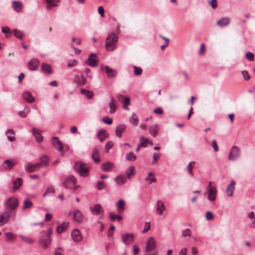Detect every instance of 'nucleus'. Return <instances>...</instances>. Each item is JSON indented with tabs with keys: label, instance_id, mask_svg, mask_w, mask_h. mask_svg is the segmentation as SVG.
<instances>
[{
	"label": "nucleus",
	"instance_id": "1",
	"mask_svg": "<svg viewBox=\"0 0 255 255\" xmlns=\"http://www.w3.org/2000/svg\"><path fill=\"white\" fill-rule=\"evenodd\" d=\"M119 37L114 32L108 34L106 39L105 48L108 51H113L117 48Z\"/></svg>",
	"mask_w": 255,
	"mask_h": 255
},
{
	"label": "nucleus",
	"instance_id": "2",
	"mask_svg": "<svg viewBox=\"0 0 255 255\" xmlns=\"http://www.w3.org/2000/svg\"><path fill=\"white\" fill-rule=\"evenodd\" d=\"M156 247V241L153 237H149L146 242L144 255H157L155 252H151Z\"/></svg>",
	"mask_w": 255,
	"mask_h": 255
},
{
	"label": "nucleus",
	"instance_id": "3",
	"mask_svg": "<svg viewBox=\"0 0 255 255\" xmlns=\"http://www.w3.org/2000/svg\"><path fill=\"white\" fill-rule=\"evenodd\" d=\"M241 151L239 147L234 145L231 148L228 156V159L235 161L240 157Z\"/></svg>",
	"mask_w": 255,
	"mask_h": 255
},
{
	"label": "nucleus",
	"instance_id": "4",
	"mask_svg": "<svg viewBox=\"0 0 255 255\" xmlns=\"http://www.w3.org/2000/svg\"><path fill=\"white\" fill-rule=\"evenodd\" d=\"M85 164L80 162H77L74 165L75 169L82 176H87L89 174V169L85 167Z\"/></svg>",
	"mask_w": 255,
	"mask_h": 255
},
{
	"label": "nucleus",
	"instance_id": "5",
	"mask_svg": "<svg viewBox=\"0 0 255 255\" xmlns=\"http://www.w3.org/2000/svg\"><path fill=\"white\" fill-rule=\"evenodd\" d=\"M76 179L73 176H69L65 180L64 182V185L66 188L69 189H74L76 190L79 186H75Z\"/></svg>",
	"mask_w": 255,
	"mask_h": 255
},
{
	"label": "nucleus",
	"instance_id": "6",
	"mask_svg": "<svg viewBox=\"0 0 255 255\" xmlns=\"http://www.w3.org/2000/svg\"><path fill=\"white\" fill-rule=\"evenodd\" d=\"M73 219L74 221L81 223L85 219V217L83 213L79 209H75L72 211Z\"/></svg>",
	"mask_w": 255,
	"mask_h": 255
},
{
	"label": "nucleus",
	"instance_id": "7",
	"mask_svg": "<svg viewBox=\"0 0 255 255\" xmlns=\"http://www.w3.org/2000/svg\"><path fill=\"white\" fill-rule=\"evenodd\" d=\"M18 200L14 197H11L7 199L6 201V207L7 208L10 209L11 210H13L16 209L18 206Z\"/></svg>",
	"mask_w": 255,
	"mask_h": 255
},
{
	"label": "nucleus",
	"instance_id": "8",
	"mask_svg": "<svg viewBox=\"0 0 255 255\" xmlns=\"http://www.w3.org/2000/svg\"><path fill=\"white\" fill-rule=\"evenodd\" d=\"M90 211L94 215H99L104 213V209L99 204H95L90 207Z\"/></svg>",
	"mask_w": 255,
	"mask_h": 255
},
{
	"label": "nucleus",
	"instance_id": "9",
	"mask_svg": "<svg viewBox=\"0 0 255 255\" xmlns=\"http://www.w3.org/2000/svg\"><path fill=\"white\" fill-rule=\"evenodd\" d=\"M51 240L50 237H46V236H42L39 240V245L43 249H46L48 248L50 245Z\"/></svg>",
	"mask_w": 255,
	"mask_h": 255
},
{
	"label": "nucleus",
	"instance_id": "10",
	"mask_svg": "<svg viewBox=\"0 0 255 255\" xmlns=\"http://www.w3.org/2000/svg\"><path fill=\"white\" fill-rule=\"evenodd\" d=\"M71 237L73 241L75 243L80 242L83 238L82 234L78 229H74L71 232Z\"/></svg>",
	"mask_w": 255,
	"mask_h": 255
},
{
	"label": "nucleus",
	"instance_id": "11",
	"mask_svg": "<svg viewBox=\"0 0 255 255\" xmlns=\"http://www.w3.org/2000/svg\"><path fill=\"white\" fill-rule=\"evenodd\" d=\"M236 182L235 180H232L230 183L227 186L225 192L227 196L231 197L233 196L234 191L235 189Z\"/></svg>",
	"mask_w": 255,
	"mask_h": 255
},
{
	"label": "nucleus",
	"instance_id": "12",
	"mask_svg": "<svg viewBox=\"0 0 255 255\" xmlns=\"http://www.w3.org/2000/svg\"><path fill=\"white\" fill-rule=\"evenodd\" d=\"M208 199L211 202H214L216 200L217 190L215 186L210 187L208 189Z\"/></svg>",
	"mask_w": 255,
	"mask_h": 255
},
{
	"label": "nucleus",
	"instance_id": "13",
	"mask_svg": "<svg viewBox=\"0 0 255 255\" xmlns=\"http://www.w3.org/2000/svg\"><path fill=\"white\" fill-rule=\"evenodd\" d=\"M123 242L126 245H129L134 242V235L131 233H126L122 236Z\"/></svg>",
	"mask_w": 255,
	"mask_h": 255
},
{
	"label": "nucleus",
	"instance_id": "14",
	"mask_svg": "<svg viewBox=\"0 0 255 255\" xmlns=\"http://www.w3.org/2000/svg\"><path fill=\"white\" fill-rule=\"evenodd\" d=\"M86 63L89 66L93 67H96L97 65V55L96 54L92 53L90 54L88 59Z\"/></svg>",
	"mask_w": 255,
	"mask_h": 255
},
{
	"label": "nucleus",
	"instance_id": "15",
	"mask_svg": "<svg viewBox=\"0 0 255 255\" xmlns=\"http://www.w3.org/2000/svg\"><path fill=\"white\" fill-rule=\"evenodd\" d=\"M16 164V162L14 160L7 159L2 163V166L5 170L9 171L11 170Z\"/></svg>",
	"mask_w": 255,
	"mask_h": 255
},
{
	"label": "nucleus",
	"instance_id": "16",
	"mask_svg": "<svg viewBox=\"0 0 255 255\" xmlns=\"http://www.w3.org/2000/svg\"><path fill=\"white\" fill-rule=\"evenodd\" d=\"M116 184L119 186H122L127 182L126 176L123 174H119L114 178Z\"/></svg>",
	"mask_w": 255,
	"mask_h": 255
},
{
	"label": "nucleus",
	"instance_id": "17",
	"mask_svg": "<svg viewBox=\"0 0 255 255\" xmlns=\"http://www.w3.org/2000/svg\"><path fill=\"white\" fill-rule=\"evenodd\" d=\"M32 132L33 136L35 137L36 141L41 143L43 139V137L41 134V131L36 128H33Z\"/></svg>",
	"mask_w": 255,
	"mask_h": 255
},
{
	"label": "nucleus",
	"instance_id": "18",
	"mask_svg": "<svg viewBox=\"0 0 255 255\" xmlns=\"http://www.w3.org/2000/svg\"><path fill=\"white\" fill-rule=\"evenodd\" d=\"M11 3L12 7L14 11L17 12H19L22 11L23 5L21 1L18 0H13Z\"/></svg>",
	"mask_w": 255,
	"mask_h": 255
},
{
	"label": "nucleus",
	"instance_id": "19",
	"mask_svg": "<svg viewBox=\"0 0 255 255\" xmlns=\"http://www.w3.org/2000/svg\"><path fill=\"white\" fill-rule=\"evenodd\" d=\"M105 70L109 79L114 78L117 76L118 73L117 70L110 68L108 66L105 67Z\"/></svg>",
	"mask_w": 255,
	"mask_h": 255
},
{
	"label": "nucleus",
	"instance_id": "20",
	"mask_svg": "<svg viewBox=\"0 0 255 255\" xmlns=\"http://www.w3.org/2000/svg\"><path fill=\"white\" fill-rule=\"evenodd\" d=\"M38 60L36 58H33L28 63V68L30 70H36L38 68Z\"/></svg>",
	"mask_w": 255,
	"mask_h": 255
},
{
	"label": "nucleus",
	"instance_id": "21",
	"mask_svg": "<svg viewBox=\"0 0 255 255\" xmlns=\"http://www.w3.org/2000/svg\"><path fill=\"white\" fill-rule=\"evenodd\" d=\"M115 165L111 162H107L101 165V169L105 172H110L114 168Z\"/></svg>",
	"mask_w": 255,
	"mask_h": 255
},
{
	"label": "nucleus",
	"instance_id": "22",
	"mask_svg": "<svg viewBox=\"0 0 255 255\" xmlns=\"http://www.w3.org/2000/svg\"><path fill=\"white\" fill-rule=\"evenodd\" d=\"M10 214L8 211L4 212L0 215V226L3 225L9 220Z\"/></svg>",
	"mask_w": 255,
	"mask_h": 255
},
{
	"label": "nucleus",
	"instance_id": "23",
	"mask_svg": "<svg viewBox=\"0 0 255 255\" xmlns=\"http://www.w3.org/2000/svg\"><path fill=\"white\" fill-rule=\"evenodd\" d=\"M22 97L23 99L28 103H33L35 101L34 97L32 93L26 91L24 92Z\"/></svg>",
	"mask_w": 255,
	"mask_h": 255
},
{
	"label": "nucleus",
	"instance_id": "24",
	"mask_svg": "<svg viewBox=\"0 0 255 255\" xmlns=\"http://www.w3.org/2000/svg\"><path fill=\"white\" fill-rule=\"evenodd\" d=\"M165 210V207L163 202L158 201L156 204V212L159 215H162Z\"/></svg>",
	"mask_w": 255,
	"mask_h": 255
},
{
	"label": "nucleus",
	"instance_id": "25",
	"mask_svg": "<svg viewBox=\"0 0 255 255\" xmlns=\"http://www.w3.org/2000/svg\"><path fill=\"white\" fill-rule=\"evenodd\" d=\"M5 134L7 136V139L10 142H13L15 139V133L12 129H8L6 130Z\"/></svg>",
	"mask_w": 255,
	"mask_h": 255
},
{
	"label": "nucleus",
	"instance_id": "26",
	"mask_svg": "<svg viewBox=\"0 0 255 255\" xmlns=\"http://www.w3.org/2000/svg\"><path fill=\"white\" fill-rule=\"evenodd\" d=\"M22 178L18 177L13 182V186L10 191L13 193L15 192L22 184Z\"/></svg>",
	"mask_w": 255,
	"mask_h": 255
},
{
	"label": "nucleus",
	"instance_id": "27",
	"mask_svg": "<svg viewBox=\"0 0 255 255\" xmlns=\"http://www.w3.org/2000/svg\"><path fill=\"white\" fill-rule=\"evenodd\" d=\"M39 163H37L39 164V167H45L48 165L49 164V158L46 155H42L40 157Z\"/></svg>",
	"mask_w": 255,
	"mask_h": 255
},
{
	"label": "nucleus",
	"instance_id": "28",
	"mask_svg": "<svg viewBox=\"0 0 255 255\" xmlns=\"http://www.w3.org/2000/svg\"><path fill=\"white\" fill-rule=\"evenodd\" d=\"M39 167V164L37 163L31 164V163H28L25 165V170L28 172H32Z\"/></svg>",
	"mask_w": 255,
	"mask_h": 255
},
{
	"label": "nucleus",
	"instance_id": "29",
	"mask_svg": "<svg viewBox=\"0 0 255 255\" xmlns=\"http://www.w3.org/2000/svg\"><path fill=\"white\" fill-rule=\"evenodd\" d=\"M52 144L59 151H61L63 149V146L62 143L58 140L57 137H54L52 138Z\"/></svg>",
	"mask_w": 255,
	"mask_h": 255
},
{
	"label": "nucleus",
	"instance_id": "30",
	"mask_svg": "<svg viewBox=\"0 0 255 255\" xmlns=\"http://www.w3.org/2000/svg\"><path fill=\"white\" fill-rule=\"evenodd\" d=\"M230 22V19L228 17L222 18L218 20L217 22V24L220 27H225L227 26Z\"/></svg>",
	"mask_w": 255,
	"mask_h": 255
},
{
	"label": "nucleus",
	"instance_id": "31",
	"mask_svg": "<svg viewBox=\"0 0 255 255\" xmlns=\"http://www.w3.org/2000/svg\"><path fill=\"white\" fill-rule=\"evenodd\" d=\"M60 0H46V7L48 9H51L53 7L58 6L57 3Z\"/></svg>",
	"mask_w": 255,
	"mask_h": 255
},
{
	"label": "nucleus",
	"instance_id": "32",
	"mask_svg": "<svg viewBox=\"0 0 255 255\" xmlns=\"http://www.w3.org/2000/svg\"><path fill=\"white\" fill-rule=\"evenodd\" d=\"M117 101L114 98L112 97H111V101L109 103V106L110 108V112L111 114H114L115 113L117 109Z\"/></svg>",
	"mask_w": 255,
	"mask_h": 255
},
{
	"label": "nucleus",
	"instance_id": "33",
	"mask_svg": "<svg viewBox=\"0 0 255 255\" xmlns=\"http://www.w3.org/2000/svg\"><path fill=\"white\" fill-rule=\"evenodd\" d=\"M99 140L103 142L108 136L109 133L105 129L100 130L97 134Z\"/></svg>",
	"mask_w": 255,
	"mask_h": 255
},
{
	"label": "nucleus",
	"instance_id": "34",
	"mask_svg": "<svg viewBox=\"0 0 255 255\" xmlns=\"http://www.w3.org/2000/svg\"><path fill=\"white\" fill-rule=\"evenodd\" d=\"M149 131L152 136L156 137L158 133V126L157 124L151 126L149 128Z\"/></svg>",
	"mask_w": 255,
	"mask_h": 255
},
{
	"label": "nucleus",
	"instance_id": "35",
	"mask_svg": "<svg viewBox=\"0 0 255 255\" xmlns=\"http://www.w3.org/2000/svg\"><path fill=\"white\" fill-rule=\"evenodd\" d=\"M69 222H64L61 225H59L57 228V232L58 234H61L62 232L65 231L69 226Z\"/></svg>",
	"mask_w": 255,
	"mask_h": 255
},
{
	"label": "nucleus",
	"instance_id": "36",
	"mask_svg": "<svg viewBox=\"0 0 255 255\" xmlns=\"http://www.w3.org/2000/svg\"><path fill=\"white\" fill-rule=\"evenodd\" d=\"M135 174V168L134 166H131L129 167L126 171V178L130 179L132 176Z\"/></svg>",
	"mask_w": 255,
	"mask_h": 255
},
{
	"label": "nucleus",
	"instance_id": "37",
	"mask_svg": "<svg viewBox=\"0 0 255 255\" xmlns=\"http://www.w3.org/2000/svg\"><path fill=\"white\" fill-rule=\"evenodd\" d=\"M126 127L125 125H119L116 128V134L119 137L122 136V133L125 130Z\"/></svg>",
	"mask_w": 255,
	"mask_h": 255
},
{
	"label": "nucleus",
	"instance_id": "38",
	"mask_svg": "<svg viewBox=\"0 0 255 255\" xmlns=\"http://www.w3.org/2000/svg\"><path fill=\"white\" fill-rule=\"evenodd\" d=\"M92 158L95 162L98 163L100 162V158L99 156V151L97 148H95L93 153H92Z\"/></svg>",
	"mask_w": 255,
	"mask_h": 255
},
{
	"label": "nucleus",
	"instance_id": "39",
	"mask_svg": "<svg viewBox=\"0 0 255 255\" xmlns=\"http://www.w3.org/2000/svg\"><path fill=\"white\" fill-rule=\"evenodd\" d=\"M87 79L83 75L78 76L76 79V83L79 86H83L86 83Z\"/></svg>",
	"mask_w": 255,
	"mask_h": 255
},
{
	"label": "nucleus",
	"instance_id": "40",
	"mask_svg": "<svg viewBox=\"0 0 255 255\" xmlns=\"http://www.w3.org/2000/svg\"><path fill=\"white\" fill-rule=\"evenodd\" d=\"M19 237L23 242L27 244H32L34 242V240L33 239L28 237H26L22 235H20Z\"/></svg>",
	"mask_w": 255,
	"mask_h": 255
},
{
	"label": "nucleus",
	"instance_id": "41",
	"mask_svg": "<svg viewBox=\"0 0 255 255\" xmlns=\"http://www.w3.org/2000/svg\"><path fill=\"white\" fill-rule=\"evenodd\" d=\"M23 206L22 208L23 210H24L28 208H30L32 207L33 203L32 202L28 199H26L24 200L23 202Z\"/></svg>",
	"mask_w": 255,
	"mask_h": 255
},
{
	"label": "nucleus",
	"instance_id": "42",
	"mask_svg": "<svg viewBox=\"0 0 255 255\" xmlns=\"http://www.w3.org/2000/svg\"><path fill=\"white\" fill-rule=\"evenodd\" d=\"M129 122L134 126H136L138 125V119L134 113H133L132 116L129 118Z\"/></svg>",
	"mask_w": 255,
	"mask_h": 255
},
{
	"label": "nucleus",
	"instance_id": "43",
	"mask_svg": "<svg viewBox=\"0 0 255 255\" xmlns=\"http://www.w3.org/2000/svg\"><path fill=\"white\" fill-rule=\"evenodd\" d=\"M42 69L43 71L48 74H51L52 71L51 66L46 63L43 64L42 66Z\"/></svg>",
	"mask_w": 255,
	"mask_h": 255
},
{
	"label": "nucleus",
	"instance_id": "44",
	"mask_svg": "<svg viewBox=\"0 0 255 255\" xmlns=\"http://www.w3.org/2000/svg\"><path fill=\"white\" fill-rule=\"evenodd\" d=\"M125 205L126 202L122 199H120L116 204L117 208L122 210L125 209Z\"/></svg>",
	"mask_w": 255,
	"mask_h": 255
},
{
	"label": "nucleus",
	"instance_id": "45",
	"mask_svg": "<svg viewBox=\"0 0 255 255\" xmlns=\"http://www.w3.org/2000/svg\"><path fill=\"white\" fill-rule=\"evenodd\" d=\"M110 219L112 221H115L116 219L121 220L123 219V216L117 215L114 212H110L109 214Z\"/></svg>",
	"mask_w": 255,
	"mask_h": 255
},
{
	"label": "nucleus",
	"instance_id": "46",
	"mask_svg": "<svg viewBox=\"0 0 255 255\" xmlns=\"http://www.w3.org/2000/svg\"><path fill=\"white\" fill-rule=\"evenodd\" d=\"M29 112V108L28 107H25L23 110L20 111L18 112V115L22 118H25L27 116Z\"/></svg>",
	"mask_w": 255,
	"mask_h": 255
},
{
	"label": "nucleus",
	"instance_id": "47",
	"mask_svg": "<svg viewBox=\"0 0 255 255\" xmlns=\"http://www.w3.org/2000/svg\"><path fill=\"white\" fill-rule=\"evenodd\" d=\"M126 158L128 160L133 161L136 160V156L132 152H130L126 154Z\"/></svg>",
	"mask_w": 255,
	"mask_h": 255
},
{
	"label": "nucleus",
	"instance_id": "48",
	"mask_svg": "<svg viewBox=\"0 0 255 255\" xmlns=\"http://www.w3.org/2000/svg\"><path fill=\"white\" fill-rule=\"evenodd\" d=\"M81 93L83 94L86 95V96L89 99L92 98L93 96V92L91 91H87L85 89H82L81 90Z\"/></svg>",
	"mask_w": 255,
	"mask_h": 255
},
{
	"label": "nucleus",
	"instance_id": "49",
	"mask_svg": "<svg viewBox=\"0 0 255 255\" xmlns=\"http://www.w3.org/2000/svg\"><path fill=\"white\" fill-rule=\"evenodd\" d=\"M13 33L14 36L17 38H22L23 35V32L22 31L16 29L13 30Z\"/></svg>",
	"mask_w": 255,
	"mask_h": 255
},
{
	"label": "nucleus",
	"instance_id": "50",
	"mask_svg": "<svg viewBox=\"0 0 255 255\" xmlns=\"http://www.w3.org/2000/svg\"><path fill=\"white\" fill-rule=\"evenodd\" d=\"M130 104V99L128 97H126L124 98V104L123 106V108L126 110H128L129 108H128V106Z\"/></svg>",
	"mask_w": 255,
	"mask_h": 255
},
{
	"label": "nucleus",
	"instance_id": "51",
	"mask_svg": "<svg viewBox=\"0 0 255 255\" xmlns=\"http://www.w3.org/2000/svg\"><path fill=\"white\" fill-rule=\"evenodd\" d=\"M54 192H55V189H54V187L52 186H49L47 188L45 192L43 193V196H45L47 195L50 194V193H54Z\"/></svg>",
	"mask_w": 255,
	"mask_h": 255
},
{
	"label": "nucleus",
	"instance_id": "52",
	"mask_svg": "<svg viewBox=\"0 0 255 255\" xmlns=\"http://www.w3.org/2000/svg\"><path fill=\"white\" fill-rule=\"evenodd\" d=\"M106 187V184L104 182L99 180L97 183V187L98 190H101L105 188Z\"/></svg>",
	"mask_w": 255,
	"mask_h": 255
},
{
	"label": "nucleus",
	"instance_id": "53",
	"mask_svg": "<svg viewBox=\"0 0 255 255\" xmlns=\"http://www.w3.org/2000/svg\"><path fill=\"white\" fill-rule=\"evenodd\" d=\"M134 74L136 76L140 75L142 73V69L139 67L133 66Z\"/></svg>",
	"mask_w": 255,
	"mask_h": 255
},
{
	"label": "nucleus",
	"instance_id": "54",
	"mask_svg": "<svg viewBox=\"0 0 255 255\" xmlns=\"http://www.w3.org/2000/svg\"><path fill=\"white\" fill-rule=\"evenodd\" d=\"M160 37L163 39H164L165 41V43L160 46L161 50H163L166 47L168 46L169 42V39L161 35H160Z\"/></svg>",
	"mask_w": 255,
	"mask_h": 255
},
{
	"label": "nucleus",
	"instance_id": "55",
	"mask_svg": "<svg viewBox=\"0 0 255 255\" xmlns=\"http://www.w3.org/2000/svg\"><path fill=\"white\" fill-rule=\"evenodd\" d=\"M195 164V162L194 161H192L190 162L189 163L187 169L188 171L190 174H193L192 169H193V165Z\"/></svg>",
	"mask_w": 255,
	"mask_h": 255
},
{
	"label": "nucleus",
	"instance_id": "56",
	"mask_svg": "<svg viewBox=\"0 0 255 255\" xmlns=\"http://www.w3.org/2000/svg\"><path fill=\"white\" fill-rule=\"evenodd\" d=\"M113 145L114 144L112 141H110L108 142L105 145V151L108 152L113 147Z\"/></svg>",
	"mask_w": 255,
	"mask_h": 255
},
{
	"label": "nucleus",
	"instance_id": "57",
	"mask_svg": "<svg viewBox=\"0 0 255 255\" xmlns=\"http://www.w3.org/2000/svg\"><path fill=\"white\" fill-rule=\"evenodd\" d=\"M205 217H206V219L207 220L211 221L213 219L214 216H213V213L211 212L208 211L206 213Z\"/></svg>",
	"mask_w": 255,
	"mask_h": 255
},
{
	"label": "nucleus",
	"instance_id": "58",
	"mask_svg": "<svg viewBox=\"0 0 255 255\" xmlns=\"http://www.w3.org/2000/svg\"><path fill=\"white\" fill-rule=\"evenodd\" d=\"M246 58L250 61H253L254 60V55L251 52H248L246 53Z\"/></svg>",
	"mask_w": 255,
	"mask_h": 255
},
{
	"label": "nucleus",
	"instance_id": "59",
	"mask_svg": "<svg viewBox=\"0 0 255 255\" xmlns=\"http://www.w3.org/2000/svg\"><path fill=\"white\" fill-rule=\"evenodd\" d=\"M191 231L189 229L184 230L182 232V236L183 237L190 236Z\"/></svg>",
	"mask_w": 255,
	"mask_h": 255
},
{
	"label": "nucleus",
	"instance_id": "60",
	"mask_svg": "<svg viewBox=\"0 0 255 255\" xmlns=\"http://www.w3.org/2000/svg\"><path fill=\"white\" fill-rule=\"evenodd\" d=\"M103 121L108 125H111L112 124L113 120L111 118L105 117L103 118Z\"/></svg>",
	"mask_w": 255,
	"mask_h": 255
},
{
	"label": "nucleus",
	"instance_id": "61",
	"mask_svg": "<svg viewBox=\"0 0 255 255\" xmlns=\"http://www.w3.org/2000/svg\"><path fill=\"white\" fill-rule=\"evenodd\" d=\"M242 74L244 78L246 80H248L250 79V76L247 71L244 70L242 72Z\"/></svg>",
	"mask_w": 255,
	"mask_h": 255
},
{
	"label": "nucleus",
	"instance_id": "62",
	"mask_svg": "<svg viewBox=\"0 0 255 255\" xmlns=\"http://www.w3.org/2000/svg\"><path fill=\"white\" fill-rule=\"evenodd\" d=\"M77 64V62L76 60L75 59H72V60H70L68 62L67 66L69 67H72L76 66Z\"/></svg>",
	"mask_w": 255,
	"mask_h": 255
},
{
	"label": "nucleus",
	"instance_id": "63",
	"mask_svg": "<svg viewBox=\"0 0 255 255\" xmlns=\"http://www.w3.org/2000/svg\"><path fill=\"white\" fill-rule=\"evenodd\" d=\"M1 31L3 33H8V34H9L10 35L11 34L10 29L7 26L2 27H1Z\"/></svg>",
	"mask_w": 255,
	"mask_h": 255
},
{
	"label": "nucleus",
	"instance_id": "64",
	"mask_svg": "<svg viewBox=\"0 0 255 255\" xmlns=\"http://www.w3.org/2000/svg\"><path fill=\"white\" fill-rule=\"evenodd\" d=\"M145 180H146V181L148 182L149 184H150L156 181V178L155 177L147 176L145 178Z\"/></svg>",
	"mask_w": 255,
	"mask_h": 255
}]
</instances>
